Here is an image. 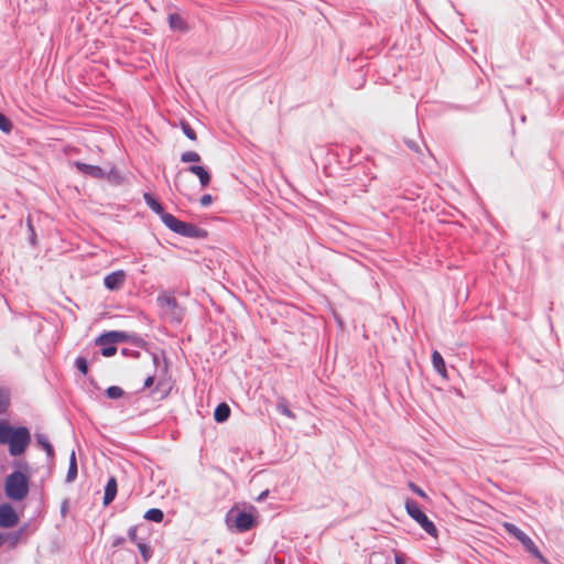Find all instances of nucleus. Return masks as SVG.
<instances>
[{"label":"nucleus","instance_id":"nucleus-12","mask_svg":"<svg viewBox=\"0 0 564 564\" xmlns=\"http://www.w3.org/2000/svg\"><path fill=\"white\" fill-rule=\"evenodd\" d=\"M188 172L195 174L198 177L202 187L209 185L212 177L209 172L204 166L192 165L188 167Z\"/></svg>","mask_w":564,"mask_h":564},{"label":"nucleus","instance_id":"nucleus-34","mask_svg":"<svg viewBox=\"0 0 564 564\" xmlns=\"http://www.w3.org/2000/svg\"><path fill=\"white\" fill-rule=\"evenodd\" d=\"M35 438H36L37 444H39L41 447H43V446H45V444L50 443V441H48L47 436H46V435H44V434H36V435H35Z\"/></svg>","mask_w":564,"mask_h":564},{"label":"nucleus","instance_id":"nucleus-35","mask_svg":"<svg viewBox=\"0 0 564 564\" xmlns=\"http://www.w3.org/2000/svg\"><path fill=\"white\" fill-rule=\"evenodd\" d=\"M128 536L130 539L131 542H134L137 544L138 541V536H137V527H131L129 530H128Z\"/></svg>","mask_w":564,"mask_h":564},{"label":"nucleus","instance_id":"nucleus-14","mask_svg":"<svg viewBox=\"0 0 564 564\" xmlns=\"http://www.w3.org/2000/svg\"><path fill=\"white\" fill-rule=\"evenodd\" d=\"M519 541L522 543L525 550L530 552L532 555L540 560H544L543 555L541 554L535 543L527 534H524Z\"/></svg>","mask_w":564,"mask_h":564},{"label":"nucleus","instance_id":"nucleus-11","mask_svg":"<svg viewBox=\"0 0 564 564\" xmlns=\"http://www.w3.org/2000/svg\"><path fill=\"white\" fill-rule=\"evenodd\" d=\"M175 187L181 194L187 196L189 199L193 198L189 194V178L184 171L177 172L175 176Z\"/></svg>","mask_w":564,"mask_h":564},{"label":"nucleus","instance_id":"nucleus-25","mask_svg":"<svg viewBox=\"0 0 564 564\" xmlns=\"http://www.w3.org/2000/svg\"><path fill=\"white\" fill-rule=\"evenodd\" d=\"M137 546L142 555L143 561H149L150 557L152 556L151 547L143 542H137Z\"/></svg>","mask_w":564,"mask_h":564},{"label":"nucleus","instance_id":"nucleus-13","mask_svg":"<svg viewBox=\"0 0 564 564\" xmlns=\"http://www.w3.org/2000/svg\"><path fill=\"white\" fill-rule=\"evenodd\" d=\"M432 364H433V367L434 369L443 377V378H446L447 377V371H446V366H445V361L442 357V355L437 351V350H434L433 354H432Z\"/></svg>","mask_w":564,"mask_h":564},{"label":"nucleus","instance_id":"nucleus-30","mask_svg":"<svg viewBox=\"0 0 564 564\" xmlns=\"http://www.w3.org/2000/svg\"><path fill=\"white\" fill-rule=\"evenodd\" d=\"M76 367H77V369H78L83 375H87V372H88V364H87L86 358H84V357H78V358L76 359Z\"/></svg>","mask_w":564,"mask_h":564},{"label":"nucleus","instance_id":"nucleus-15","mask_svg":"<svg viewBox=\"0 0 564 564\" xmlns=\"http://www.w3.org/2000/svg\"><path fill=\"white\" fill-rule=\"evenodd\" d=\"M230 415V408L227 403H220L217 405L214 412V419L218 423H223L228 420Z\"/></svg>","mask_w":564,"mask_h":564},{"label":"nucleus","instance_id":"nucleus-19","mask_svg":"<svg viewBox=\"0 0 564 564\" xmlns=\"http://www.w3.org/2000/svg\"><path fill=\"white\" fill-rule=\"evenodd\" d=\"M369 564H390V558L381 552H373L370 555Z\"/></svg>","mask_w":564,"mask_h":564},{"label":"nucleus","instance_id":"nucleus-8","mask_svg":"<svg viewBox=\"0 0 564 564\" xmlns=\"http://www.w3.org/2000/svg\"><path fill=\"white\" fill-rule=\"evenodd\" d=\"M127 274L123 270H117L107 274L104 279L105 286L110 291H116L122 288Z\"/></svg>","mask_w":564,"mask_h":564},{"label":"nucleus","instance_id":"nucleus-6","mask_svg":"<svg viewBox=\"0 0 564 564\" xmlns=\"http://www.w3.org/2000/svg\"><path fill=\"white\" fill-rule=\"evenodd\" d=\"M256 524L254 516L251 512L238 511L235 516L232 525L238 532L251 530Z\"/></svg>","mask_w":564,"mask_h":564},{"label":"nucleus","instance_id":"nucleus-20","mask_svg":"<svg viewBox=\"0 0 564 564\" xmlns=\"http://www.w3.org/2000/svg\"><path fill=\"white\" fill-rule=\"evenodd\" d=\"M12 431L13 427L3 422H0V444H7Z\"/></svg>","mask_w":564,"mask_h":564},{"label":"nucleus","instance_id":"nucleus-21","mask_svg":"<svg viewBox=\"0 0 564 564\" xmlns=\"http://www.w3.org/2000/svg\"><path fill=\"white\" fill-rule=\"evenodd\" d=\"M502 525L506 529V531L509 534L513 535L517 540H520L525 534L518 527H516L514 524H512L510 522H503Z\"/></svg>","mask_w":564,"mask_h":564},{"label":"nucleus","instance_id":"nucleus-36","mask_svg":"<svg viewBox=\"0 0 564 564\" xmlns=\"http://www.w3.org/2000/svg\"><path fill=\"white\" fill-rule=\"evenodd\" d=\"M42 448L46 452L48 457L54 456V448L51 443L45 444V446H43Z\"/></svg>","mask_w":564,"mask_h":564},{"label":"nucleus","instance_id":"nucleus-23","mask_svg":"<svg viewBox=\"0 0 564 564\" xmlns=\"http://www.w3.org/2000/svg\"><path fill=\"white\" fill-rule=\"evenodd\" d=\"M181 161L183 163H196L200 161V155L195 151H187L181 155Z\"/></svg>","mask_w":564,"mask_h":564},{"label":"nucleus","instance_id":"nucleus-38","mask_svg":"<svg viewBox=\"0 0 564 564\" xmlns=\"http://www.w3.org/2000/svg\"><path fill=\"white\" fill-rule=\"evenodd\" d=\"M394 561H395V564H405L402 555H400V554H395Z\"/></svg>","mask_w":564,"mask_h":564},{"label":"nucleus","instance_id":"nucleus-5","mask_svg":"<svg viewBox=\"0 0 564 564\" xmlns=\"http://www.w3.org/2000/svg\"><path fill=\"white\" fill-rule=\"evenodd\" d=\"M156 301L165 315L177 323L182 321L185 311L178 304L175 296L170 293H162L158 296Z\"/></svg>","mask_w":564,"mask_h":564},{"label":"nucleus","instance_id":"nucleus-31","mask_svg":"<svg viewBox=\"0 0 564 564\" xmlns=\"http://www.w3.org/2000/svg\"><path fill=\"white\" fill-rule=\"evenodd\" d=\"M116 352H117V348L112 345L104 347L101 349V354L105 357H111V356L116 355Z\"/></svg>","mask_w":564,"mask_h":564},{"label":"nucleus","instance_id":"nucleus-26","mask_svg":"<svg viewBox=\"0 0 564 564\" xmlns=\"http://www.w3.org/2000/svg\"><path fill=\"white\" fill-rule=\"evenodd\" d=\"M10 404L9 393L4 390H0V414L4 413Z\"/></svg>","mask_w":564,"mask_h":564},{"label":"nucleus","instance_id":"nucleus-4","mask_svg":"<svg viewBox=\"0 0 564 564\" xmlns=\"http://www.w3.org/2000/svg\"><path fill=\"white\" fill-rule=\"evenodd\" d=\"M405 510L408 514L414 519L421 528L432 536H436L437 530L434 523L420 509L419 505L413 500L405 501Z\"/></svg>","mask_w":564,"mask_h":564},{"label":"nucleus","instance_id":"nucleus-32","mask_svg":"<svg viewBox=\"0 0 564 564\" xmlns=\"http://www.w3.org/2000/svg\"><path fill=\"white\" fill-rule=\"evenodd\" d=\"M213 196L209 194H205L200 197L199 203L203 207H207L213 203Z\"/></svg>","mask_w":564,"mask_h":564},{"label":"nucleus","instance_id":"nucleus-28","mask_svg":"<svg viewBox=\"0 0 564 564\" xmlns=\"http://www.w3.org/2000/svg\"><path fill=\"white\" fill-rule=\"evenodd\" d=\"M12 129V123L11 121L3 115L0 112V130L6 132V133H9Z\"/></svg>","mask_w":564,"mask_h":564},{"label":"nucleus","instance_id":"nucleus-18","mask_svg":"<svg viewBox=\"0 0 564 564\" xmlns=\"http://www.w3.org/2000/svg\"><path fill=\"white\" fill-rule=\"evenodd\" d=\"M144 518L149 521L161 522L164 518V513L161 509L152 508L144 513Z\"/></svg>","mask_w":564,"mask_h":564},{"label":"nucleus","instance_id":"nucleus-2","mask_svg":"<svg viewBox=\"0 0 564 564\" xmlns=\"http://www.w3.org/2000/svg\"><path fill=\"white\" fill-rule=\"evenodd\" d=\"M6 495L11 500L21 501L29 494V479L21 471H13L6 480Z\"/></svg>","mask_w":564,"mask_h":564},{"label":"nucleus","instance_id":"nucleus-33","mask_svg":"<svg viewBox=\"0 0 564 564\" xmlns=\"http://www.w3.org/2000/svg\"><path fill=\"white\" fill-rule=\"evenodd\" d=\"M409 488L422 498H426V494L415 484L409 482Z\"/></svg>","mask_w":564,"mask_h":564},{"label":"nucleus","instance_id":"nucleus-3","mask_svg":"<svg viewBox=\"0 0 564 564\" xmlns=\"http://www.w3.org/2000/svg\"><path fill=\"white\" fill-rule=\"evenodd\" d=\"M30 432L26 427L13 429L11 436L7 444L9 445V452L12 456L21 455L30 443Z\"/></svg>","mask_w":564,"mask_h":564},{"label":"nucleus","instance_id":"nucleus-7","mask_svg":"<svg viewBox=\"0 0 564 564\" xmlns=\"http://www.w3.org/2000/svg\"><path fill=\"white\" fill-rule=\"evenodd\" d=\"M19 522V516L8 503H3L0 506V527L1 528H12L17 525Z\"/></svg>","mask_w":564,"mask_h":564},{"label":"nucleus","instance_id":"nucleus-22","mask_svg":"<svg viewBox=\"0 0 564 564\" xmlns=\"http://www.w3.org/2000/svg\"><path fill=\"white\" fill-rule=\"evenodd\" d=\"M169 23L172 29L184 30L185 22L178 14H171L169 17Z\"/></svg>","mask_w":564,"mask_h":564},{"label":"nucleus","instance_id":"nucleus-24","mask_svg":"<svg viewBox=\"0 0 564 564\" xmlns=\"http://www.w3.org/2000/svg\"><path fill=\"white\" fill-rule=\"evenodd\" d=\"M106 394L109 399H119L123 397L124 391L118 386H111L106 390Z\"/></svg>","mask_w":564,"mask_h":564},{"label":"nucleus","instance_id":"nucleus-17","mask_svg":"<svg viewBox=\"0 0 564 564\" xmlns=\"http://www.w3.org/2000/svg\"><path fill=\"white\" fill-rule=\"evenodd\" d=\"M77 476V462H76V456H75V452L73 451L70 453V457H69V467H68V471H67V481H73Z\"/></svg>","mask_w":564,"mask_h":564},{"label":"nucleus","instance_id":"nucleus-27","mask_svg":"<svg viewBox=\"0 0 564 564\" xmlns=\"http://www.w3.org/2000/svg\"><path fill=\"white\" fill-rule=\"evenodd\" d=\"M181 129L189 140L195 141L197 139L195 131L186 121H181Z\"/></svg>","mask_w":564,"mask_h":564},{"label":"nucleus","instance_id":"nucleus-29","mask_svg":"<svg viewBox=\"0 0 564 564\" xmlns=\"http://www.w3.org/2000/svg\"><path fill=\"white\" fill-rule=\"evenodd\" d=\"M278 410L280 411L281 414L290 417V419H294L295 417V414L289 409V406L286 405L285 403V400L282 399V402H280L278 404Z\"/></svg>","mask_w":564,"mask_h":564},{"label":"nucleus","instance_id":"nucleus-16","mask_svg":"<svg viewBox=\"0 0 564 564\" xmlns=\"http://www.w3.org/2000/svg\"><path fill=\"white\" fill-rule=\"evenodd\" d=\"M117 494V482L115 478L109 479L107 482V486L105 488V496H104V502L105 505H108L115 499V496Z\"/></svg>","mask_w":564,"mask_h":564},{"label":"nucleus","instance_id":"nucleus-10","mask_svg":"<svg viewBox=\"0 0 564 564\" xmlns=\"http://www.w3.org/2000/svg\"><path fill=\"white\" fill-rule=\"evenodd\" d=\"M75 166L79 172L94 178H104L106 176V172L100 166L97 165H90L83 162H75Z\"/></svg>","mask_w":564,"mask_h":564},{"label":"nucleus","instance_id":"nucleus-9","mask_svg":"<svg viewBox=\"0 0 564 564\" xmlns=\"http://www.w3.org/2000/svg\"><path fill=\"white\" fill-rule=\"evenodd\" d=\"M129 339V335L124 332H108L102 335H100L96 339L97 345H108V344H115V343H123Z\"/></svg>","mask_w":564,"mask_h":564},{"label":"nucleus","instance_id":"nucleus-1","mask_svg":"<svg viewBox=\"0 0 564 564\" xmlns=\"http://www.w3.org/2000/svg\"><path fill=\"white\" fill-rule=\"evenodd\" d=\"M143 198L149 208L161 217V220L170 230L185 237L199 236L200 230L195 225L182 221L174 215L165 213L162 205L151 194L144 193Z\"/></svg>","mask_w":564,"mask_h":564},{"label":"nucleus","instance_id":"nucleus-39","mask_svg":"<svg viewBox=\"0 0 564 564\" xmlns=\"http://www.w3.org/2000/svg\"><path fill=\"white\" fill-rule=\"evenodd\" d=\"M124 542V539L123 538H118L113 541L112 545L113 546H119L121 545L122 543Z\"/></svg>","mask_w":564,"mask_h":564},{"label":"nucleus","instance_id":"nucleus-37","mask_svg":"<svg viewBox=\"0 0 564 564\" xmlns=\"http://www.w3.org/2000/svg\"><path fill=\"white\" fill-rule=\"evenodd\" d=\"M153 383H154V376L149 375L144 380V388H150L153 386Z\"/></svg>","mask_w":564,"mask_h":564}]
</instances>
